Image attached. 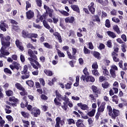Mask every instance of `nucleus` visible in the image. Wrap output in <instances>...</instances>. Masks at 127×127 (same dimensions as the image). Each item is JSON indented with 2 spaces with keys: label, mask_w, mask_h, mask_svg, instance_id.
I'll return each instance as SVG.
<instances>
[{
  "label": "nucleus",
  "mask_w": 127,
  "mask_h": 127,
  "mask_svg": "<svg viewBox=\"0 0 127 127\" xmlns=\"http://www.w3.org/2000/svg\"><path fill=\"white\" fill-rule=\"evenodd\" d=\"M30 33L28 32L25 31V30H23L22 31V36L23 38H29Z\"/></svg>",
  "instance_id": "obj_24"
},
{
  "label": "nucleus",
  "mask_w": 127,
  "mask_h": 127,
  "mask_svg": "<svg viewBox=\"0 0 127 127\" xmlns=\"http://www.w3.org/2000/svg\"><path fill=\"white\" fill-rule=\"evenodd\" d=\"M83 73L84 74H82L80 77V80L85 82L86 81V83L89 82H91L94 83L95 82V78L93 76L90 75V72L88 71V68L85 67L83 70Z\"/></svg>",
  "instance_id": "obj_3"
},
{
  "label": "nucleus",
  "mask_w": 127,
  "mask_h": 127,
  "mask_svg": "<svg viewBox=\"0 0 127 127\" xmlns=\"http://www.w3.org/2000/svg\"><path fill=\"white\" fill-rule=\"evenodd\" d=\"M26 10H28V8H29V7H31V4L29 3V1H26Z\"/></svg>",
  "instance_id": "obj_55"
},
{
  "label": "nucleus",
  "mask_w": 127,
  "mask_h": 127,
  "mask_svg": "<svg viewBox=\"0 0 127 127\" xmlns=\"http://www.w3.org/2000/svg\"><path fill=\"white\" fill-rule=\"evenodd\" d=\"M94 18L95 19H93V21H97V22H101V19H100V17H99V15H94Z\"/></svg>",
  "instance_id": "obj_50"
},
{
  "label": "nucleus",
  "mask_w": 127,
  "mask_h": 127,
  "mask_svg": "<svg viewBox=\"0 0 127 127\" xmlns=\"http://www.w3.org/2000/svg\"><path fill=\"white\" fill-rule=\"evenodd\" d=\"M72 55L68 51L66 52V54L69 59H70V60H76V56L75 55H76V53H77V49H76V48H72Z\"/></svg>",
  "instance_id": "obj_9"
},
{
  "label": "nucleus",
  "mask_w": 127,
  "mask_h": 127,
  "mask_svg": "<svg viewBox=\"0 0 127 127\" xmlns=\"http://www.w3.org/2000/svg\"><path fill=\"white\" fill-rule=\"evenodd\" d=\"M43 24L44 27H45V28H47V29L49 30V29H50V28H51V27H50V25H49L47 21H46L45 20H44L43 21Z\"/></svg>",
  "instance_id": "obj_36"
},
{
  "label": "nucleus",
  "mask_w": 127,
  "mask_h": 127,
  "mask_svg": "<svg viewBox=\"0 0 127 127\" xmlns=\"http://www.w3.org/2000/svg\"><path fill=\"white\" fill-rule=\"evenodd\" d=\"M15 88H16V89L19 90V91H21V90H23V89L24 88V87H22V85H21V84L19 83H16L15 84Z\"/></svg>",
  "instance_id": "obj_33"
},
{
  "label": "nucleus",
  "mask_w": 127,
  "mask_h": 127,
  "mask_svg": "<svg viewBox=\"0 0 127 127\" xmlns=\"http://www.w3.org/2000/svg\"><path fill=\"white\" fill-rule=\"evenodd\" d=\"M28 71V66L27 65H25L23 66V70L21 71V74L23 75H21V78L22 80H26L30 77V72Z\"/></svg>",
  "instance_id": "obj_5"
},
{
  "label": "nucleus",
  "mask_w": 127,
  "mask_h": 127,
  "mask_svg": "<svg viewBox=\"0 0 127 127\" xmlns=\"http://www.w3.org/2000/svg\"><path fill=\"white\" fill-rule=\"evenodd\" d=\"M109 116L111 117L112 120H116L117 117H119V116H120V111L113 108L112 112Z\"/></svg>",
  "instance_id": "obj_11"
},
{
  "label": "nucleus",
  "mask_w": 127,
  "mask_h": 127,
  "mask_svg": "<svg viewBox=\"0 0 127 127\" xmlns=\"http://www.w3.org/2000/svg\"><path fill=\"white\" fill-rule=\"evenodd\" d=\"M12 64L14 65L15 69H16V70L18 71L19 68H20V64L16 62H13Z\"/></svg>",
  "instance_id": "obj_30"
},
{
  "label": "nucleus",
  "mask_w": 127,
  "mask_h": 127,
  "mask_svg": "<svg viewBox=\"0 0 127 127\" xmlns=\"http://www.w3.org/2000/svg\"><path fill=\"white\" fill-rule=\"evenodd\" d=\"M96 113V109H92L91 111L87 113V115L89 117L91 118L94 117L95 116V114Z\"/></svg>",
  "instance_id": "obj_35"
},
{
  "label": "nucleus",
  "mask_w": 127,
  "mask_h": 127,
  "mask_svg": "<svg viewBox=\"0 0 127 127\" xmlns=\"http://www.w3.org/2000/svg\"><path fill=\"white\" fill-rule=\"evenodd\" d=\"M44 73H45V74L49 77H51L52 76H53V72H52V71L49 69H45L44 70Z\"/></svg>",
  "instance_id": "obj_25"
},
{
  "label": "nucleus",
  "mask_w": 127,
  "mask_h": 127,
  "mask_svg": "<svg viewBox=\"0 0 127 127\" xmlns=\"http://www.w3.org/2000/svg\"><path fill=\"white\" fill-rule=\"evenodd\" d=\"M122 70L124 71H127V63H125L124 64V66L122 67Z\"/></svg>",
  "instance_id": "obj_64"
},
{
  "label": "nucleus",
  "mask_w": 127,
  "mask_h": 127,
  "mask_svg": "<svg viewBox=\"0 0 127 127\" xmlns=\"http://www.w3.org/2000/svg\"><path fill=\"white\" fill-rule=\"evenodd\" d=\"M107 47H109V48H112L113 47V45H112V40H109L107 41Z\"/></svg>",
  "instance_id": "obj_59"
},
{
  "label": "nucleus",
  "mask_w": 127,
  "mask_h": 127,
  "mask_svg": "<svg viewBox=\"0 0 127 127\" xmlns=\"http://www.w3.org/2000/svg\"><path fill=\"white\" fill-rule=\"evenodd\" d=\"M21 91L20 92V95H21V96H22L23 97H25V96H27L28 93L27 92H26V90H25V88H23V90H21Z\"/></svg>",
  "instance_id": "obj_40"
},
{
  "label": "nucleus",
  "mask_w": 127,
  "mask_h": 127,
  "mask_svg": "<svg viewBox=\"0 0 127 127\" xmlns=\"http://www.w3.org/2000/svg\"><path fill=\"white\" fill-rule=\"evenodd\" d=\"M66 23H73L75 21V18L73 16L67 17L64 19Z\"/></svg>",
  "instance_id": "obj_19"
},
{
  "label": "nucleus",
  "mask_w": 127,
  "mask_h": 127,
  "mask_svg": "<svg viewBox=\"0 0 127 127\" xmlns=\"http://www.w3.org/2000/svg\"><path fill=\"white\" fill-rule=\"evenodd\" d=\"M75 63H76V61H70L69 62H68V64H69L70 65V66L72 67H74V64H75Z\"/></svg>",
  "instance_id": "obj_61"
},
{
  "label": "nucleus",
  "mask_w": 127,
  "mask_h": 127,
  "mask_svg": "<svg viewBox=\"0 0 127 127\" xmlns=\"http://www.w3.org/2000/svg\"><path fill=\"white\" fill-rule=\"evenodd\" d=\"M53 35L55 36L56 38L58 39L60 43H62V38H61V35L58 32H56L53 34Z\"/></svg>",
  "instance_id": "obj_21"
},
{
  "label": "nucleus",
  "mask_w": 127,
  "mask_h": 127,
  "mask_svg": "<svg viewBox=\"0 0 127 127\" xmlns=\"http://www.w3.org/2000/svg\"><path fill=\"white\" fill-rule=\"evenodd\" d=\"M12 28L14 31H18V30H19V26L17 25H12Z\"/></svg>",
  "instance_id": "obj_54"
},
{
  "label": "nucleus",
  "mask_w": 127,
  "mask_h": 127,
  "mask_svg": "<svg viewBox=\"0 0 127 127\" xmlns=\"http://www.w3.org/2000/svg\"><path fill=\"white\" fill-rule=\"evenodd\" d=\"M9 102H13V103L11 104V106L12 107H17V103L19 102V100L16 98L14 97H11L9 98Z\"/></svg>",
  "instance_id": "obj_12"
},
{
  "label": "nucleus",
  "mask_w": 127,
  "mask_h": 127,
  "mask_svg": "<svg viewBox=\"0 0 127 127\" xmlns=\"http://www.w3.org/2000/svg\"><path fill=\"white\" fill-rule=\"evenodd\" d=\"M27 48H31V49H35V47L30 43H29L27 45Z\"/></svg>",
  "instance_id": "obj_58"
},
{
  "label": "nucleus",
  "mask_w": 127,
  "mask_h": 127,
  "mask_svg": "<svg viewBox=\"0 0 127 127\" xmlns=\"http://www.w3.org/2000/svg\"><path fill=\"white\" fill-rule=\"evenodd\" d=\"M77 107H79L81 109V110H83V111H86V110H88L89 109V107H88V105L86 104H83L82 103H77Z\"/></svg>",
  "instance_id": "obj_18"
},
{
  "label": "nucleus",
  "mask_w": 127,
  "mask_h": 127,
  "mask_svg": "<svg viewBox=\"0 0 127 127\" xmlns=\"http://www.w3.org/2000/svg\"><path fill=\"white\" fill-rule=\"evenodd\" d=\"M38 37V35L37 34L35 33H30V35L29 36V38L31 39L33 42H36L37 41V40L36 39H33V38H37Z\"/></svg>",
  "instance_id": "obj_17"
},
{
  "label": "nucleus",
  "mask_w": 127,
  "mask_h": 127,
  "mask_svg": "<svg viewBox=\"0 0 127 127\" xmlns=\"http://www.w3.org/2000/svg\"><path fill=\"white\" fill-rule=\"evenodd\" d=\"M0 28L2 31L3 32H5L6 31V28H8V25L6 24L4 22H1V24L0 25Z\"/></svg>",
  "instance_id": "obj_16"
},
{
  "label": "nucleus",
  "mask_w": 127,
  "mask_h": 127,
  "mask_svg": "<svg viewBox=\"0 0 127 127\" xmlns=\"http://www.w3.org/2000/svg\"><path fill=\"white\" fill-rule=\"evenodd\" d=\"M40 97L41 99L42 100H44V101H46L48 99V97L44 94H42Z\"/></svg>",
  "instance_id": "obj_63"
},
{
  "label": "nucleus",
  "mask_w": 127,
  "mask_h": 127,
  "mask_svg": "<svg viewBox=\"0 0 127 127\" xmlns=\"http://www.w3.org/2000/svg\"><path fill=\"white\" fill-rule=\"evenodd\" d=\"M112 57L114 62H120V59L118 58V54L116 53L115 52L112 53Z\"/></svg>",
  "instance_id": "obj_20"
},
{
  "label": "nucleus",
  "mask_w": 127,
  "mask_h": 127,
  "mask_svg": "<svg viewBox=\"0 0 127 127\" xmlns=\"http://www.w3.org/2000/svg\"><path fill=\"white\" fill-rule=\"evenodd\" d=\"M100 105H101L100 106ZM97 105L98 107V112L99 113H103V112L105 111V108H106V102H103L101 104V101H100L99 100H98Z\"/></svg>",
  "instance_id": "obj_10"
},
{
  "label": "nucleus",
  "mask_w": 127,
  "mask_h": 127,
  "mask_svg": "<svg viewBox=\"0 0 127 127\" xmlns=\"http://www.w3.org/2000/svg\"><path fill=\"white\" fill-rule=\"evenodd\" d=\"M107 109L108 111V115L110 116L111 113H113V108H112V106H111V105H108L107 106Z\"/></svg>",
  "instance_id": "obj_46"
},
{
  "label": "nucleus",
  "mask_w": 127,
  "mask_h": 127,
  "mask_svg": "<svg viewBox=\"0 0 127 127\" xmlns=\"http://www.w3.org/2000/svg\"><path fill=\"white\" fill-rule=\"evenodd\" d=\"M6 93V95L8 96V97H10V96H12V95H13V92L10 90H9L8 91H5Z\"/></svg>",
  "instance_id": "obj_49"
},
{
  "label": "nucleus",
  "mask_w": 127,
  "mask_h": 127,
  "mask_svg": "<svg viewBox=\"0 0 127 127\" xmlns=\"http://www.w3.org/2000/svg\"><path fill=\"white\" fill-rule=\"evenodd\" d=\"M56 125L55 126V127H61L60 126V122H61V118L60 117H57L56 119Z\"/></svg>",
  "instance_id": "obj_31"
},
{
  "label": "nucleus",
  "mask_w": 127,
  "mask_h": 127,
  "mask_svg": "<svg viewBox=\"0 0 127 127\" xmlns=\"http://www.w3.org/2000/svg\"><path fill=\"white\" fill-rule=\"evenodd\" d=\"M58 11H59V12H60V13H61V14H63V15H64V16H69V13H68V12L64 11V10H61L60 9L58 10Z\"/></svg>",
  "instance_id": "obj_39"
},
{
  "label": "nucleus",
  "mask_w": 127,
  "mask_h": 127,
  "mask_svg": "<svg viewBox=\"0 0 127 127\" xmlns=\"http://www.w3.org/2000/svg\"><path fill=\"white\" fill-rule=\"evenodd\" d=\"M91 90H92V92L96 98H98L99 95H101L102 94V89L98 88V87L95 85H92L91 86Z\"/></svg>",
  "instance_id": "obj_8"
},
{
  "label": "nucleus",
  "mask_w": 127,
  "mask_h": 127,
  "mask_svg": "<svg viewBox=\"0 0 127 127\" xmlns=\"http://www.w3.org/2000/svg\"><path fill=\"white\" fill-rule=\"evenodd\" d=\"M68 125H75V121L72 119H68Z\"/></svg>",
  "instance_id": "obj_56"
},
{
  "label": "nucleus",
  "mask_w": 127,
  "mask_h": 127,
  "mask_svg": "<svg viewBox=\"0 0 127 127\" xmlns=\"http://www.w3.org/2000/svg\"><path fill=\"white\" fill-rule=\"evenodd\" d=\"M0 38L2 46L5 48L10 46V39H11L10 36H4L3 34H0Z\"/></svg>",
  "instance_id": "obj_4"
},
{
  "label": "nucleus",
  "mask_w": 127,
  "mask_h": 127,
  "mask_svg": "<svg viewBox=\"0 0 127 127\" xmlns=\"http://www.w3.org/2000/svg\"><path fill=\"white\" fill-rule=\"evenodd\" d=\"M93 75H94V76H100V73H99V71L97 69H94L92 71Z\"/></svg>",
  "instance_id": "obj_53"
},
{
  "label": "nucleus",
  "mask_w": 127,
  "mask_h": 127,
  "mask_svg": "<svg viewBox=\"0 0 127 127\" xmlns=\"http://www.w3.org/2000/svg\"><path fill=\"white\" fill-rule=\"evenodd\" d=\"M15 44L17 47H18L22 45V43L19 42V40L17 39L15 41Z\"/></svg>",
  "instance_id": "obj_62"
},
{
  "label": "nucleus",
  "mask_w": 127,
  "mask_h": 127,
  "mask_svg": "<svg viewBox=\"0 0 127 127\" xmlns=\"http://www.w3.org/2000/svg\"><path fill=\"white\" fill-rule=\"evenodd\" d=\"M72 82L71 81L69 82V83H67L65 85V89L69 90V89H71L72 88Z\"/></svg>",
  "instance_id": "obj_43"
},
{
  "label": "nucleus",
  "mask_w": 127,
  "mask_h": 127,
  "mask_svg": "<svg viewBox=\"0 0 127 127\" xmlns=\"http://www.w3.org/2000/svg\"><path fill=\"white\" fill-rule=\"evenodd\" d=\"M3 71L4 73H7V74H10V75L12 74L11 70H10V69H8V68L7 67H5V68H4Z\"/></svg>",
  "instance_id": "obj_51"
},
{
  "label": "nucleus",
  "mask_w": 127,
  "mask_h": 127,
  "mask_svg": "<svg viewBox=\"0 0 127 127\" xmlns=\"http://www.w3.org/2000/svg\"><path fill=\"white\" fill-rule=\"evenodd\" d=\"M102 70H103V73L104 76H109V75H110V72L107 69V67H105V68H102Z\"/></svg>",
  "instance_id": "obj_41"
},
{
  "label": "nucleus",
  "mask_w": 127,
  "mask_h": 127,
  "mask_svg": "<svg viewBox=\"0 0 127 127\" xmlns=\"http://www.w3.org/2000/svg\"><path fill=\"white\" fill-rule=\"evenodd\" d=\"M107 34H108V36H110V37H111V38L114 39L117 37V35H116V33H115L114 32L108 31L107 32Z\"/></svg>",
  "instance_id": "obj_28"
},
{
  "label": "nucleus",
  "mask_w": 127,
  "mask_h": 127,
  "mask_svg": "<svg viewBox=\"0 0 127 127\" xmlns=\"http://www.w3.org/2000/svg\"><path fill=\"white\" fill-rule=\"evenodd\" d=\"M74 109V111H77L78 113L80 114L82 119L84 120H88V119H89V117H88V116H84V113L82 112L81 110L78 109V107L75 106Z\"/></svg>",
  "instance_id": "obj_14"
},
{
  "label": "nucleus",
  "mask_w": 127,
  "mask_h": 127,
  "mask_svg": "<svg viewBox=\"0 0 127 127\" xmlns=\"http://www.w3.org/2000/svg\"><path fill=\"white\" fill-rule=\"evenodd\" d=\"M29 112H31V115H33L35 118H37L38 116H40V114H41V111L40 109H38L36 107H33L32 106V108L30 110H28Z\"/></svg>",
  "instance_id": "obj_7"
},
{
  "label": "nucleus",
  "mask_w": 127,
  "mask_h": 127,
  "mask_svg": "<svg viewBox=\"0 0 127 127\" xmlns=\"http://www.w3.org/2000/svg\"><path fill=\"white\" fill-rule=\"evenodd\" d=\"M75 125L77 127H86L85 126V125H84V123H75Z\"/></svg>",
  "instance_id": "obj_60"
},
{
  "label": "nucleus",
  "mask_w": 127,
  "mask_h": 127,
  "mask_svg": "<svg viewBox=\"0 0 127 127\" xmlns=\"http://www.w3.org/2000/svg\"><path fill=\"white\" fill-rule=\"evenodd\" d=\"M105 26L108 28H110V27H111V22H110V20H109V19L106 20Z\"/></svg>",
  "instance_id": "obj_44"
},
{
  "label": "nucleus",
  "mask_w": 127,
  "mask_h": 127,
  "mask_svg": "<svg viewBox=\"0 0 127 127\" xmlns=\"http://www.w3.org/2000/svg\"><path fill=\"white\" fill-rule=\"evenodd\" d=\"M21 114L24 118V119H29L30 118V114L28 112H26L25 111H22L21 112Z\"/></svg>",
  "instance_id": "obj_23"
},
{
  "label": "nucleus",
  "mask_w": 127,
  "mask_h": 127,
  "mask_svg": "<svg viewBox=\"0 0 127 127\" xmlns=\"http://www.w3.org/2000/svg\"><path fill=\"white\" fill-rule=\"evenodd\" d=\"M113 30L114 31L117 32V34H121V30H120V28H119V26L118 25H114L113 26Z\"/></svg>",
  "instance_id": "obj_34"
},
{
  "label": "nucleus",
  "mask_w": 127,
  "mask_h": 127,
  "mask_svg": "<svg viewBox=\"0 0 127 127\" xmlns=\"http://www.w3.org/2000/svg\"><path fill=\"white\" fill-rule=\"evenodd\" d=\"M43 45L46 48H48V49H52L53 48L52 45L49 44L48 43H43Z\"/></svg>",
  "instance_id": "obj_42"
},
{
  "label": "nucleus",
  "mask_w": 127,
  "mask_h": 127,
  "mask_svg": "<svg viewBox=\"0 0 127 127\" xmlns=\"http://www.w3.org/2000/svg\"><path fill=\"white\" fill-rule=\"evenodd\" d=\"M71 7L74 11H76L77 12V13H79V12H80V8H79V6H78V5H71Z\"/></svg>",
  "instance_id": "obj_27"
},
{
  "label": "nucleus",
  "mask_w": 127,
  "mask_h": 127,
  "mask_svg": "<svg viewBox=\"0 0 127 127\" xmlns=\"http://www.w3.org/2000/svg\"><path fill=\"white\" fill-rule=\"evenodd\" d=\"M101 86L103 89H108L111 87V84H110L108 81H104L101 84Z\"/></svg>",
  "instance_id": "obj_26"
},
{
  "label": "nucleus",
  "mask_w": 127,
  "mask_h": 127,
  "mask_svg": "<svg viewBox=\"0 0 127 127\" xmlns=\"http://www.w3.org/2000/svg\"><path fill=\"white\" fill-rule=\"evenodd\" d=\"M23 100H24V102H25V103H23L22 102L20 104V106L22 109H24V108H27V109L28 111H30L31 109L32 108V105L29 104L28 105V101H27V97L24 96L23 97Z\"/></svg>",
  "instance_id": "obj_6"
},
{
  "label": "nucleus",
  "mask_w": 127,
  "mask_h": 127,
  "mask_svg": "<svg viewBox=\"0 0 127 127\" xmlns=\"http://www.w3.org/2000/svg\"><path fill=\"white\" fill-rule=\"evenodd\" d=\"M28 54L30 58H28V61L31 62H34V63H32L31 65L34 69H36V70H38V68H41V64L37 62L38 59H37V56L33 53V51L31 49H29L28 50Z\"/></svg>",
  "instance_id": "obj_2"
},
{
  "label": "nucleus",
  "mask_w": 127,
  "mask_h": 127,
  "mask_svg": "<svg viewBox=\"0 0 127 127\" xmlns=\"http://www.w3.org/2000/svg\"><path fill=\"white\" fill-rule=\"evenodd\" d=\"M83 52L84 54H90L91 53V51L85 46L84 47Z\"/></svg>",
  "instance_id": "obj_47"
},
{
  "label": "nucleus",
  "mask_w": 127,
  "mask_h": 127,
  "mask_svg": "<svg viewBox=\"0 0 127 127\" xmlns=\"http://www.w3.org/2000/svg\"><path fill=\"white\" fill-rule=\"evenodd\" d=\"M26 84L31 88H33V87L34 86V82L31 80H27L26 81Z\"/></svg>",
  "instance_id": "obj_29"
},
{
  "label": "nucleus",
  "mask_w": 127,
  "mask_h": 127,
  "mask_svg": "<svg viewBox=\"0 0 127 127\" xmlns=\"http://www.w3.org/2000/svg\"><path fill=\"white\" fill-rule=\"evenodd\" d=\"M56 98L54 99V103L56 106L61 107L62 103L60 102L63 100V101H64V102H63L64 105L62 106V108L64 111H67V109H68V105L67 104L69 103V98L66 95H64V97H63V96L60 94L58 90H56Z\"/></svg>",
  "instance_id": "obj_1"
},
{
  "label": "nucleus",
  "mask_w": 127,
  "mask_h": 127,
  "mask_svg": "<svg viewBox=\"0 0 127 127\" xmlns=\"http://www.w3.org/2000/svg\"><path fill=\"white\" fill-rule=\"evenodd\" d=\"M37 5L39 7L42 6V0H36Z\"/></svg>",
  "instance_id": "obj_52"
},
{
  "label": "nucleus",
  "mask_w": 127,
  "mask_h": 127,
  "mask_svg": "<svg viewBox=\"0 0 127 127\" xmlns=\"http://www.w3.org/2000/svg\"><path fill=\"white\" fill-rule=\"evenodd\" d=\"M94 5H95V3L92 2L88 6V9L89 11H90V12L92 13V14H95V12L96 11V8L94 7Z\"/></svg>",
  "instance_id": "obj_13"
},
{
  "label": "nucleus",
  "mask_w": 127,
  "mask_h": 127,
  "mask_svg": "<svg viewBox=\"0 0 127 127\" xmlns=\"http://www.w3.org/2000/svg\"><path fill=\"white\" fill-rule=\"evenodd\" d=\"M109 4V0H102L101 2V5L104 6H106Z\"/></svg>",
  "instance_id": "obj_48"
},
{
  "label": "nucleus",
  "mask_w": 127,
  "mask_h": 127,
  "mask_svg": "<svg viewBox=\"0 0 127 127\" xmlns=\"http://www.w3.org/2000/svg\"><path fill=\"white\" fill-rule=\"evenodd\" d=\"M58 55L59 57L61 58V57H65V54H64V53H62L60 50H58Z\"/></svg>",
  "instance_id": "obj_45"
},
{
  "label": "nucleus",
  "mask_w": 127,
  "mask_h": 127,
  "mask_svg": "<svg viewBox=\"0 0 127 127\" xmlns=\"http://www.w3.org/2000/svg\"><path fill=\"white\" fill-rule=\"evenodd\" d=\"M110 73L112 78H114L115 79V78L117 77V72H116L115 70L110 69Z\"/></svg>",
  "instance_id": "obj_38"
},
{
  "label": "nucleus",
  "mask_w": 127,
  "mask_h": 127,
  "mask_svg": "<svg viewBox=\"0 0 127 127\" xmlns=\"http://www.w3.org/2000/svg\"><path fill=\"white\" fill-rule=\"evenodd\" d=\"M6 119H7L9 122H13V118H12V116L10 115L6 116Z\"/></svg>",
  "instance_id": "obj_57"
},
{
  "label": "nucleus",
  "mask_w": 127,
  "mask_h": 127,
  "mask_svg": "<svg viewBox=\"0 0 127 127\" xmlns=\"http://www.w3.org/2000/svg\"><path fill=\"white\" fill-rule=\"evenodd\" d=\"M93 56L95 58H96L97 60H101V54L97 51H94L93 52Z\"/></svg>",
  "instance_id": "obj_22"
},
{
  "label": "nucleus",
  "mask_w": 127,
  "mask_h": 127,
  "mask_svg": "<svg viewBox=\"0 0 127 127\" xmlns=\"http://www.w3.org/2000/svg\"><path fill=\"white\" fill-rule=\"evenodd\" d=\"M126 48H127V46L126 43H123L121 45V50H122V52H124V53H126V52H127Z\"/></svg>",
  "instance_id": "obj_37"
},
{
  "label": "nucleus",
  "mask_w": 127,
  "mask_h": 127,
  "mask_svg": "<svg viewBox=\"0 0 127 127\" xmlns=\"http://www.w3.org/2000/svg\"><path fill=\"white\" fill-rule=\"evenodd\" d=\"M26 14L27 19H31L34 17V12L31 10H28L26 12Z\"/></svg>",
  "instance_id": "obj_15"
},
{
  "label": "nucleus",
  "mask_w": 127,
  "mask_h": 127,
  "mask_svg": "<svg viewBox=\"0 0 127 127\" xmlns=\"http://www.w3.org/2000/svg\"><path fill=\"white\" fill-rule=\"evenodd\" d=\"M112 101L116 103V104H119V96L117 95H115L112 97Z\"/></svg>",
  "instance_id": "obj_32"
}]
</instances>
